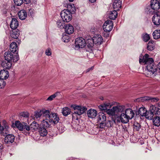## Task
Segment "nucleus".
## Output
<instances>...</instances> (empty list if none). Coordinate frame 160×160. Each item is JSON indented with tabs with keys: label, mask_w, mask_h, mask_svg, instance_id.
<instances>
[{
	"label": "nucleus",
	"mask_w": 160,
	"mask_h": 160,
	"mask_svg": "<svg viewBox=\"0 0 160 160\" xmlns=\"http://www.w3.org/2000/svg\"><path fill=\"white\" fill-rule=\"evenodd\" d=\"M67 8L70 12H74L76 11L75 8L74 7V5L73 4L70 3L67 5Z\"/></svg>",
	"instance_id": "nucleus-39"
},
{
	"label": "nucleus",
	"mask_w": 160,
	"mask_h": 160,
	"mask_svg": "<svg viewBox=\"0 0 160 160\" xmlns=\"http://www.w3.org/2000/svg\"><path fill=\"white\" fill-rule=\"evenodd\" d=\"M150 112H152L153 114L160 115V111H159L158 108L154 105L151 106L149 108Z\"/></svg>",
	"instance_id": "nucleus-23"
},
{
	"label": "nucleus",
	"mask_w": 160,
	"mask_h": 160,
	"mask_svg": "<svg viewBox=\"0 0 160 160\" xmlns=\"http://www.w3.org/2000/svg\"><path fill=\"white\" fill-rule=\"evenodd\" d=\"M51 49L50 48H48L45 51V53L47 56H50L52 54V52L51 51Z\"/></svg>",
	"instance_id": "nucleus-48"
},
{
	"label": "nucleus",
	"mask_w": 160,
	"mask_h": 160,
	"mask_svg": "<svg viewBox=\"0 0 160 160\" xmlns=\"http://www.w3.org/2000/svg\"><path fill=\"white\" fill-rule=\"evenodd\" d=\"M153 38L154 39H158L160 38V30H155L152 33Z\"/></svg>",
	"instance_id": "nucleus-33"
},
{
	"label": "nucleus",
	"mask_w": 160,
	"mask_h": 160,
	"mask_svg": "<svg viewBox=\"0 0 160 160\" xmlns=\"http://www.w3.org/2000/svg\"><path fill=\"white\" fill-rule=\"evenodd\" d=\"M15 125L19 131H29L30 130L29 125L24 122H21L19 121H16L15 122Z\"/></svg>",
	"instance_id": "nucleus-5"
},
{
	"label": "nucleus",
	"mask_w": 160,
	"mask_h": 160,
	"mask_svg": "<svg viewBox=\"0 0 160 160\" xmlns=\"http://www.w3.org/2000/svg\"><path fill=\"white\" fill-rule=\"evenodd\" d=\"M109 36V34H107V36H106V37H108Z\"/></svg>",
	"instance_id": "nucleus-60"
},
{
	"label": "nucleus",
	"mask_w": 160,
	"mask_h": 160,
	"mask_svg": "<svg viewBox=\"0 0 160 160\" xmlns=\"http://www.w3.org/2000/svg\"><path fill=\"white\" fill-rule=\"evenodd\" d=\"M63 20H58L57 22V27L60 28L62 29L64 28V24Z\"/></svg>",
	"instance_id": "nucleus-38"
},
{
	"label": "nucleus",
	"mask_w": 160,
	"mask_h": 160,
	"mask_svg": "<svg viewBox=\"0 0 160 160\" xmlns=\"http://www.w3.org/2000/svg\"><path fill=\"white\" fill-rule=\"evenodd\" d=\"M4 58L5 60L8 62H16L19 59V55H14L12 52L10 51L5 52L4 54Z\"/></svg>",
	"instance_id": "nucleus-4"
},
{
	"label": "nucleus",
	"mask_w": 160,
	"mask_h": 160,
	"mask_svg": "<svg viewBox=\"0 0 160 160\" xmlns=\"http://www.w3.org/2000/svg\"><path fill=\"white\" fill-rule=\"evenodd\" d=\"M10 49L12 52H16L18 49V46L15 42H12L10 45Z\"/></svg>",
	"instance_id": "nucleus-27"
},
{
	"label": "nucleus",
	"mask_w": 160,
	"mask_h": 160,
	"mask_svg": "<svg viewBox=\"0 0 160 160\" xmlns=\"http://www.w3.org/2000/svg\"><path fill=\"white\" fill-rule=\"evenodd\" d=\"M93 67H92L91 68H88L87 70V72H89V71H90V70L91 69H93Z\"/></svg>",
	"instance_id": "nucleus-55"
},
{
	"label": "nucleus",
	"mask_w": 160,
	"mask_h": 160,
	"mask_svg": "<svg viewBox=\"0 0 160 160\" xmlns=\"http://www.w3.org/2000/svg\"><path fill=\"white\" fill-rule=\"evenodd\" d=\"M113 27V23L112 21L108 20L104 23L103 28L104 31L106 32H109L111 31Z\"/></svg>",
	"instance_id": "nucleus-11"
},
{
	"label": "nucleus",
	"mask_w": 160,
	"mask_h": 160,
	"mask_svg": "<svg viewBox=\"0 0 160 160\" xmlns=\"http://www.w3.org/2000/svg\"><path fill=\"white\" fill-rule=\"evenodd\" d=\"M59 119L57 114L55 113H52L49 116L47 120H42V125H44L46 127H49L52 124L57 123L59 121Z\"/></svg>",
	"instance_id": "nucleus-3"
},
{
	"label": "nucleus",
	"mask_w": 160,
	"mask_h": 160,
	"mask_svg": "<svg viewBox=\"0 0 160 160\" xmlns=\"http://www.w3.org/2000/svg\"><path fill=\"white\" fill-rule=\"evenodd\" d=\"M144 99L146 100H150L151 99V97H144Z\"/></svg>",
	"instance_id": "nucleus-54"
},
{
	"label": "nucleus",
	"mask_w": 160,
	"mask_h": 160,
	"mask_svg": "<svg viewBox=\"0 0 160 160\" xmlns=\"http://www.w3.org/2000/svg\"><path fill=\"white\" fill-rule=\"evenodd\" d=\"M116 10H113L110 12L109 14V18L111 19L114 20L117 17L118 13Z\"/></svg>",
	"instance_id": "nucleus-31"
},
{
	"label": "nucleus",
	"mask_w": 160,
	"mask_h": 160,
	"mask_svg": "<svg viewBox=\"0 0 160 160\" xmlns=\"http://www.w3.org/2000/svg\"><path fill=\"white\" fill-rule=\"evenodd\" d=\"M139 62L140 63L143 62L146 65L145 72L147 77H153L155 76L157 69L154 65L153 60L152 58H149L148 54H145L142 59L140 58Z\"/></svg>",
	"instance_id": "nucleus-1"
},
{
	"label": "nucleus",
	"mask_w": 160,
	"mask_h": 160,
	"mask_svg": "<svg viewBox=\"0 0 160 160\" xmlns=\"http://www.w3.org/2000/svg\"><path fill=\"white\" fill-rule=\"evenodd\" d=\"M154 42L152 41H150L148 43L147 48L148 50L151 51L154 50Z\"/></svg>",
	"instance_id": "nucleus-32"
},
{
	"label": "nucleus",
	"mask_w": 160,
	"mask_h": 160,
	"mask_svg": "<svg viewBox=\"0 0 160 160\" xmlns=\"http://www.w3.org/2000/svg\"><path fill=\"white\" fill-rule=\"evenodd\" d=\"M97 114V112L95 109H89L88 111L87 115L89 118H94L96 116Z\"/></svg>",
	"instance_id": "nucleus-21"
},
{
	"label": "nucleus",
	"mask_w": 160,
	"mask_h": 160,
	"mask_svg": "<svg viewBox=\"0 0 160 160\" xmlns=\"http://www.w3.org/2000/svg\"><path fill=\"white\" fill-rule=\"evenodd\" d=\"M100 123L99 127L101 128H105L106 126V124L105 122H101Z\"/></svg>",
	"instance_id": "nucleus-50"
},
{
	"label": "nucleus",
	"mask_w": 160,
	"mask_h": 160,
	"mask_svg": "<svg viewBox=\"0 0 160 160\" xmlns=\"http://www.w3.org/2000/svg\"><path fill=\"white\" fill-rule=\"evenodd\" d=\"M150 6L153 10L157 11L160 8V1L158 0H151Z\"/></svg>",
	"instance_id": "nucleus-13"
},
{
	"label": "nucleus",
	"mask_w": 160,
	"mask_h": 160,
	"mask_svg": "<svg viewBox=\"0 0 160 160\" xmlns=\"http://www.w3.org/2000/svg\"><path fill=\"white\" fill-rule=\"evenodd\" d=\"M152 121L153 125L157 127L160 126V115L154 117Z\"/></svg>",
	"instance_id": "nucleus-24"
},
{
	"label": "nucleus",
	"mask_w": 160,
	"mask_h": 160,
	"mask_svg": "<svg viewBox=\"0 0 160 160\" xmlns=\"http://www.w3.org/2000/svg\"><path fill=\"white\" fill-rule=\"evenodd\" d=\"M35 13V11L32 8H30L29 9L28 12V15L31 17H32L34 16Z\"/></svg>",
	"instance_id": "nucleus-42"
},
{
	"label": "nucleus",
	"mask_w": 160,
	"mask_h": 160,
	"mask_svg": "<svg viewBox=\"0 0 160 160\" xmlns=\"http://www.w3.org/2000/svg\"><path fill=\"white\" fill-rule=\"evenodd\" d=\"M2 125L0 128V133L1 135L5 136L9 133L10 127L5 120L2 121Z\"/></svg>",
	"instance_id": "nucleus-10"
},
{
	"label": "nucleus",
	"mask_w": 160,
	"mask_h": 160,
	"mask_svg": "<svg viewBox=\"0 0 160 160\" xmlns=\"http://www.w3.org/2000/svg\"><path fill=\"white\" fill-rule=\"evenodd\" d=\"M19 24L17 19L16 18H12L10 24V28L12 29H16L18 26Z\"/></svg>",
	"instance_id": "nucleus-17"
},
{
	"label": "nucleus",
	"mask_w": 160,
	"mask_h": 160,
	"mask_svg": "<svg viewBox=\"0 0 160 160\" xmlns=\"http://www.w3.org/2000/svg\"><path fill=\"white\" fill-rule=\"evenodd\" d=\"M133 126L134 130L137 131H139L141 128V125L137 122H134Z\"/></svg>",
	"instance_id": "nucleus-41"
},
{
	"label": "nucleus",
	"mask_w": 160,
	"mask_h": 160,
	"mask_svg": "<svg viewBox=\"0 0 160 160\" xmlns=\"http://www.w3.org/2000/svg\"><path fill=\"white\" fill-rule=\"evenodd\" d=\"M43 126L42 123L39 128H38V131L40 134V135L42 136H46L47 134V131L46 129L45 128V127H43Z\"/></svg>",
	"instance_id": "nucleus-19"
},
{
	"label": "nucleus",
	"mask_w": 160,
	"mask_h": 160,
	"mask_svg": "<svg viewBox=\"0 0 160 160\" xmlns=\"http://www.w3.org/2000/svg\"><path fill=\"white\" fill-rule=\"evenodd\" d=\"M42 116L44 117L42 120H47L51 114L49 110L43 109L42 110Z\"/></svg>",
	"instance_id": "nucleus-20"
},
{
	"label": "nucleus",
	"mask_w": 160,
	"mask_h": 160,
	"mask_svg": "<svg viewBox=\"0 0 160 160\" xmlns=\"http://www.w3.org/2000/svg\"><path fill=\"white\" fill-rule=\"evenodd\" d=\"M125 107L124 106H117L113 107L112 109L109 111L111 112L110 114L112 115H116L119 112H124Z\"/></svg>",
	"instance_id": "nucleus-12"
},
{
	"label": "nucleus",
	"mask_w": 160,
	"mask_h": 160,
	"mask_svg": "<svg viewBox=\"0 0 160 160\" xmlns=\"http://www.w3.org/2000/svg\"><path fill=\"white\" fill-rule=\"evenodd\" d=\"M113 7L115 10H118L121 7V1L120 0H115L113 3Z\"/></svg>",
	"instance_id": "nucleus-22"
},
{
	"label": "nucleus",
	"mask_w": 160,
	"mask_h": 160,
	"mask_svg": "<svg viewBox=\"0 0 160 160\" xmlns=\"http://www.w3.org/2000/svg\"><path fill=\"white\" fill-rule=\"evenodd\" d=\"M30 127V130H34V131L37 130L38 128H39L40 126L38 123L33 122L29 126Z\"/></svg>",
	"instance_id": "nucleus-30"
},
{
	"label": "nucleus",
	"mask_w": 160,
	"mask_h": 160,
	"mask_svg": "<svg viewBox=\"0 0 160 160\" xmlns=\"http://www.w3.org/2000/svg\"><path fill=\"white\" fill-rule=\"evenodd\" d=\"M14 2L17 6H20L23 2V0H14Z\"/></svg>",
	"instance_id": "nucleus-46"
},
{
	"label": "nucleus",
	"mask_w": 160,
	"mask_h": 160,
	"mask_svg": "<svg viewBox=\"0 0 160 160\" xmlns=\"http://www.w3.org/2000/svg\"><path fill=\"white\" fill-rule=\"evenodd\" d=\"M75 48L78 49L80 48H82L86 46L85 40L82 38L80 37L77 38L75 41Z\"/></svg>",
	"instance_id": "nucleus-9"
},
{
	"label": "nucleus",
	"mask_w": 160,
	"mask_h": 160,
	"mask_svg": "<svg viewBox=\"0 0 160 160\" xmlns=\"http://www.w3.org/2000/svg\"><path fill=\"white\" fill-rule=\"evenodd\" d=\"M134 116V113L133 110L130 108H128L121 114L119 119L122 123H127L128 122L129 120L132 119Z\"/></svg>",
	"instance_id": "nucleus-2"
},
{
	"label": "nucleus",
	"mask_w": 160,
	"mask_h": 160,
	"mask_svg": "<svg viewBox=\"0 0 160 160\" xmlns=\"http://www.w3.org/2000/svg\"><path fill=\"white\" fill-rule=\"evenodd\" d=\"M150 10H149V11H148V13H151V11H150Z\"/></svg>",
	"instance_id": "nucleus-59"
},
{
	"label": "nucleus",
	"mask_w": 160,
	"mask_h": 160,
	"mask_svg": "<svg viewBox=\"0 0 160 160\" xmlns=\"http://www.w3.org/2000/svg\"><path fill=\"white\" fill-rule=\"evenodd\" d=\"M146 114L144 116L146 118L150 120H151L152 119L154 115V114L150 112L149 110L147 111Z\"/></svg>",
	"instance_id": "nucleus-37"
},
{
	"label": "nucleus",
	"mask_w": 160,
	"mask_h": 160,
	"mask_svg": "<svg viewBox=\"0 0 160 160\" xmlns=\"http://www.w3.org/2000/svg\"><path fill=\"white\" fill-rule=\"evenodd\" d=\"M159 100V99L157 98H152L151 97V99L150 100H151V102H157Z\"/></svg>",
	"instance_id": "nucleus-52"
},
{
	"label": "nucleus",
	"mask_w": 160,
	"mask_h": 160,
	"mask_svg": "<svg viewBox=\"0 0 160 160\" xmlns=\"http://www.w3.org/2000/svg\"><path fill=\"white\" fill-rule=\"evenodd\" d=\"M70 109L69 108L65 107L63 108L62 112L64 116H66L70 114Z\"/></svg>",
	"instance_id": "nucleus-36"
},
{
	"label": "nucleus",
	"mask_w": 160,
	"mask_h": 160,
	"mask_svg": "<svg viewBox=\"0 0 160 160\" xmlns=\"http://www.w3.org/2000/svg\"><path fill=\"white\" fill-rule=\"evenodd\" d=\"M101 99L102 100H103V98H101Z\"/></svg>",
	"instance_id": "nucleus-61"
},
{
	"label": "nucleus",
	"mask_w": 160,
	"mask_h": 160,
	"mask_svg": "<svg viewBox=\"0 0 160 160\" xmlns=\"http://www.w3.org/2000/svg\"><path fill=\"white\" fill-rule=\"evenodd\" d=\"M62 39L63 40L64 42H68L69 41V37L68 36H67L66 35H64L63 36Z\"/></svg>",
	"instance_id": "nucleus-47"
},
{
	"label": "nucleus",
	"mask_w": 160,
	"mask_h": 160,
	"mask_svg": "<svg viewBox=\"0 0 160 160\" xmlns=\"http://www.w3.org/2000/svg\"><path fill=\"white\" fill-rule=\"evenodd\" d=\"M152 21L154 24L158 26L160 24V15L158 14H155L152 18Z\"/></svg>",
	"instance_id": "nucleus-16"
},
{
	"label": "nucleus",
	"mask_w": 160,
	"mask_h": 160,
	"mask_svg": "<svg viewBox=\"0 0 160 160\" xmlns=\"http://www.w3.org/2000/svg\"><path fill=\"white\" fill-rule=\"evenodd\" d=\"M58 129L60 132H63L65 129V128L62 127L61 126L60 127H59L58 128Z\"/></svg>",
	"instance_id": "nucleus-51"
},
{
	"label": "nucleus",
	"mask_w": 160,
	"mask_h": 160,
	"mask_svg": "<svg viewBox=\"0 0 160 160\" xmlns=\"http://www.w3.org/2000/svg\"><path fill=\"white\" fill-rule=\"evenodd\" d=\"M110 103H108L99 106V108L102 110H106L110 107Z\"/></svg>",
	"instance_id": "nucleus-34"
},
{
	"label": "nucleus",
	"mask_w": 160,
	"mask_h": 160,
	"mask_svg": "<svg viewBox=\"0 0 160 160\" xmlns=\"http://www.w3.org/2000/svg\"><path fill=\"white\" fill-rule=\"evenodd\" d=\"M89 1L91 3H93L96 2V0H89Z\"/></svg>",
	"instance_id": "nucleus-56"
},
{
	"label": "nucleus",
	"mask_w": 160,
	"mask_h": 160,
	"mask_svg": "<svg viewBox=\"0 0 160 160\" xmlns=\"http://www.w3.org/2000/svg\"><path fill=\"white\" fill-rule=\"evenodd\" d=\"M158 69L160 70V62L158 64Z\"/></svg>",
	"instance_id": "nucleus-57"
},
{
	"label": "nucleus",
	"mask_w": 160,
	"mask_h": 160,
	"mask_svg": "<svg viewBox=\"0 0 160 160\" xmlns=\"http://www.w3.org/2000/svg\"><path fill=\"white\" fill-rule=\"evenodd\" d=\"M21 115L25 118H28L29 116V114L27 112H23L21 113Z\"/></svg>",
	"instance_id": "nucleus-49"
},
{
	"label": "nucleus",
	"mask_w": 160,
	"mask_h": 160,
	"mask_svg": "<svg viewBox=\"0 0 160 160\" xmlns=\"http://www.w3.org/2000/svg\"><path fill=\"white\" fill-rule=\"evenodd\" d=\"M147 111L144 107L140 108L138 110L139 114L142 116H144Z\"/></svg>",
	"instance_id": "nucleus-35"
},
{
	"label": "nucleus",
	"mask_w": 160,
	"mask_h": 160,
	"mask_svg": "<svg viewBox=\"0 0 160 160\" xmlns=\"http://www.w3.org/2000/svg\"><path fill=\"white\" fill-rule=\"evenodd\" d=\"M87 55L88 57L90 59L92 58L91 56H93V53L91 52H88V53H87Z\"/></svg>",
	"instance_id": "nucleus-53"
},
{
	"label": "nucleus",
	"mask_w": 160,
	"mask_h": 160,
	"mask_svg": "<svg viewBox=\"0 0 160 160\" xmlns=\"http://www.w3.org/2000/svg\"><path fill=\"white\" fill-rule=\"evenodd\" d=\"M150 39L149 35L147 34H146L143 37V40L145 42L148 41Z\"/></svg>",
	"instance_id": "nucleus-45"
},
{
	"label": "nucleus",
	"mask_w": 160,
	"mask_h": 160,
	"mask_svg": "<svg viewBox=\"0 0 160 160\" xmlns=\"http://www.w3.org/2000/svg\"><path fill=\"white\" fill-rule=\"evenodd\" d=\"M74 112L72 113V117L75 115H80L85 112L87 110V108L84 107L77 105H75L73 107Z\"/></svg>",
	"instance_id": "nucleus-8"
},
{
	"label": "nucleus",
	"mask_w": 160,
	"mask_h": 160,
	"mask_svg": "<svg viewBox=\"0 0 160 160\" xmlns=\"http://www.w3.org/2000/svg\"><path fill=\"white\" fill-rule=\"evenodd\" d=\"M58 92H57L55 93L54 94L50 96L47 99V101H52V100L54 98H55L57 95Z\"/></svg>",
	"instance_id": "nucleus-43"
},
{
	"label": "nucleus",
	"mask_w": 160,
	"mask_h": 160,
	"mask_svg": "<svg viewBox=\"0 0 160 160\" xmlns=\"http://www.w3.org/2000/svg\"><path fill=\"white\" fill-rule=\"evenodd\" d=\"M15 137L13 134H8L5 138V142L8 144L12 143L14 141Z\"/></svg>",
	"instance_id": "nucleus-14"
},
{
	"label": "nucleus",
	"mask_w": 160,
	"mask_h": 160,
	"mask_svg": "<svg viewBox=\"0 0 160 160\" xmlns=\"http://www.w3.org/2000/svg\"><path fill=\"white\" fill-rule=\"evenodd\" d=\"M10 33V36L12 38L17 39L19 36V32L18 30L13 29Z\"/></svg>",
	"instance_id": "nucleus-26"
},
{
	"label": "nucleus",
	"mask_w": 160,
	"mask_h": 160,
	"mask_svg": "<svg viewBox=\"0 0 160 160\" xmlns=\"http://www.w3.org/2000/svg\"><path fill=\"white\" fill-rule=\"evenodd\" d=\"M103 39L101 35L99 34L96 35L93 38L92 40H90V41L92 42L93 43H88V46L90 47H92L93 44L100 45L103 42Z\"/></svg>",
	"instance_id": "nucleus-7"
},
{
	"label": "nucleus",
	"mask_w": 160,
	"mask_h": 160,
	"mask_svg": "<svg viewBox=\"0 0 160 160\" xmlns=\"http://www.w3.org/2000/svg\"><path fill=\"white\" fill-rule=\"evenodd\" d=\"M6 85V83L1 78H0V88H4Z\"/></svg>",
	"instance_id": "nucleus-44"
},
{
	"label": "nucleus",
	"mask_w": 160,
	"mask_h": 160,
	"mask_svg": "<svg viewBox=\"0 0 160 160\" xmlns=\"http://www.w3.org/2000/svg\"><path fill=\"white\" fill-rule=\"evenodd\" d=\"M74 0H69V1L70 2H72Z\"/></svg>",
	"instance_id": "nucleus-58"
},
{
	"label": "nucleus",
	"mask_w": 160,
	"mask_h": 160,
	"mask_svg": "<svg viewBox=\"0 0 160 160\" xmlns=\"http://www.w3.org/2000/svg\"><path fill=\"white\" fill-rule=\"evenodd\" d=\"M98 121L99 123L102 122H105L106 118L105 114L103 113H100L99 114L98 117Z\"/></svg>",
	"instance_id": "nucleus-28"
},
{
	"label": "nucleus",
	"mask_w": 160,
	"mask_h": 160,
	"mask_svg": "<svg viewBox=\"0 0 160 160\" xmlns=\"http://www.w3.org/2000/svg\"><path fill=\"white\" fill-rule=\"evenodd\" d=\"M2 62L1 63V65L5 68L9 69L10 68L12 65V62H11L7 61Z\"/></svg>",
	"instance_id": "nucleus-29"
},
{
	"label": "nucleus",
	"mask_w": 160,
	"mask_h": 160,
	"mask_svg": "<svg viewBox=\"0 0 160 160\" xmlns=\"http://www.w3.org/2000/svg\"><path fill=\"white\" fill-rule=\"evenodd\" d=\"M65 32L68 34H72L74 32V28L73 26L70 24H67L65 27Z\"/></svg>",
	"instance_id": "nucleus-15"
},
{
	"label": "nucleus",
	"mask_w": 160,
	"mask_h": 160,
	"mask_svg": "<svg viewBox=\"0 0 160 160\" xmlns=\"http://www.w3.org/2000/svg\"><path fill=\"white\" fill-rule=\"evenodd\" d=\"M9 72L7 70H2L0 71V78L4 80L8 78Z\"/></svg>",
	"instance_id": "nucleus-18"
},
{
	"label": "nucleus",
	"mask_w": 160,
	"mask_h": 160,
	"mask_svg": "<svg viewBox=\"0 0 160 160\" xmlns=\"http://www.w3.org/2000/svg\"><path fill=\"white\" fill-rule=\"evenodd\" d=\"M19 18L21 20L25 19L27 16V13L24 10H20L18 13Z\"/></svg>",
	"instance_id": "nucleus-25"
},
{
	"label": "nucleus",
	"mask_w": 160,
	"mask_h": 160,
	"mask_svg": "<svg viewBox=\"0 0 160 160\" xmlns=\"http://www.w3.org/2000/svg\"><path fill=\"white\" fill-rule=\"evenodd\" d=\"M42 116V110L39 111H36L34 113L35 118L39 120L40 118Z\"/></svg>",
	"instance_id": "nucleus-40"
},
{
	"label": "nucleus",
	"mask_w": 160,
	"mask_h": 160,
	"mask_svg": "<svg viewBox=\"0 0 160 160\" xmlns=\"http://www.w3.org/2000/svg\"><path fill=\"white\" fill-rule=\"evenodd\" d=\"M61 16L63 21L68 22L72 18V15L71 12L69 10H64L61 12Z\"/></svg>",
	"instance_id": "nucleus-6"
}]
</instances>
